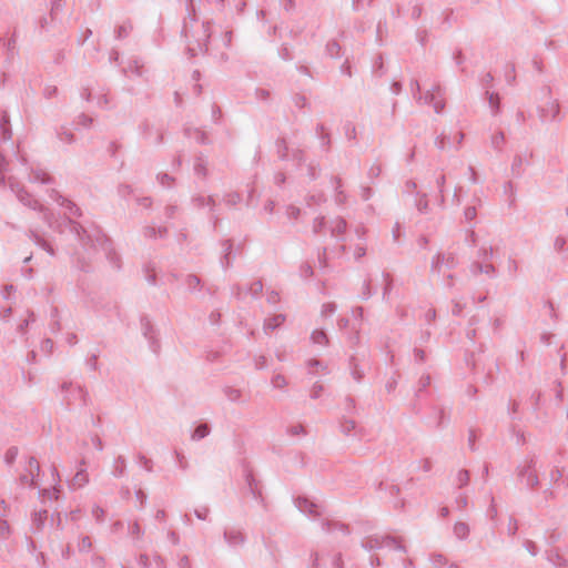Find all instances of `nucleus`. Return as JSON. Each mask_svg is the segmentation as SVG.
<instances>
[{
    "label": "nucleus",
    "mask_w": 568,
    "mask_h": 568,
    "mask_svg": "<svg viewBox=\"0 0 568 568\" xmlns=\"http://www.w3.org/2000/svg\"><path fill=\"white\" fill-rule=\"evenodd\" d=\"M9 186L11 191L16 194L18 201L22 203L23 205L32 209V210H39L43 221L48 224L51 229H60L61 223L58 221H54L50 210L47 207H43L38 200H36L31 194L27 192L23 185H21L19 182H17L13 178L9 179Z\"/></svg>",
    "instance_id": "nucleus-1"
},
{
    "label": "nucleus",
    "mask_w": 568,
    "mask_h": 568,
    "mask_svg": "<svg viewBox=\"0 0 568 568\" xmlns=\"http://www.w3.org/2000/svg\"><path fill=\"white\" fill-rule=\"evenodd\" d=\"M50 197L60 207L59 214H63L69 222L79 214V209L69 200L62 197L54 189L50 190Z\"/></svg>",
    "instance_id": "nucleus-2"
},
{
    "label": "nucleus",
    "mask_w": 568,
    "mask_h": 568,
    "mask_svg": "<svg viewBox=\"0 0 568 568\" xmlns=\"http://www.w3.org/2000/svg\"><path fill=\"white\" fill-rule=\"evenodd\" d=\"M560 106L557 100L549 98L540 106V118L544 122H550L558 119Z\"/></svg>",
    "instance_id": "nucleus-3"
},
{
    "label": "nucleus",
    "mask_w": 568,
    "mask_h": 568,
    "mask_svg": "<svg viewBox=\"0 0 568 568\" xmlns=\"http://www.w3.org/2000/svg\"><path fill=\"white\" fill-rule=\"evenodd\" d=\"M424 99V103L432 104L435 112L438 113L444 109L443 92L439 87H433L425 93V97H419V100Z\"/></svg>",
    "instance_id": "nucleus-4"
},
{
    "label": "nucleus",
    "mask_w": 568,
    "mask_h": 568,
    "mask_svg": "<svg viewBox=\"0 0 568 568\" xmlns=\"http://www.w3.org/2000/svg\"><path fill=\"white\" fill-rule=\"evenodd\" d=\"M366 547H368L369 549L387 547L390 549H397L403 551L405 550L404 546L399 541L390 537L369 538L366 541Z\"/></svg>",
    "instance_id": "nucleus-5"
},
{
    "label": "nucleus",
    "mask_w": 568,
    "mask_h": 568,
    "mask_svg": "<svg viewBox=\"0 0 568 568\" xmlns=\"http://www.w3.org/2000/svg\"><path fill=\"white\" fill-rule=\"evenodd\" d=\"M296 506L302 513L307 514L310 516L320 515L318 506L307 498L298 497L296 499Z\"/></svg>",
    "instance_id": "nucleus-6"
},
{
    "label": "nucleus",
    "mask_w": 568,
    "mask_h": 568,
    "mask_svg": "<svg viewBox=\"0 0 568 568\" xmlns=\"http://www.w3.org/2000/svg\"><path fill=\"white\" fill-rule=\"evenodd\" d=\"M28 471L30 473V478L28 476H22V483L28 484L30 486L36 485L34 476L39 474L40 466L36 458L33 457L29 458L28 460Z\"/></svg>",
    "instance_id": "nucleus-7"
},
{
    "label": "nucleus",
    "mask_w": 568,
    "mask_h": 568,
    "mask_svg": "<svg viewBox=\"0 0 568 568\" xmlns=\"http://www.w3.org/2000/svg\"><path fill=\"white\" fill-rule=\"evenodd\" d=\"M519 477L527 486L534 487L538 484V477L534 469L530 466L519 471Z\"/></svg>",
    "instance_id": "nucleus-8"
},
{
    "label": "nucleus",
    "mask_w": 568,
    "mask_h": 568,
    "mask_svg": "<svg viewBox=\"0 0 568 568\" xmlns=\"http://www.w3.org/2000/svg\"><path fill=\"white\" fill-rule=\"evenodd\" d=\"M29 179L33 183H36V182L41 183V184L51 183V176L45 171H43L41 169L32 170Z\"/></svg>",
    "instance_id": "nucleus-9"
},
{
    "label": "nucleus",
    "mask_w": 568,
    "mask_h": 568,
    "mask_svg": "<svg viewBox=\"0 0 568 568\" xmlns=\"http://www.w3.org/2000/svg\"><path fill=\"white\" fill-rule=\"evenodd\" d=\"M224 537L230 546H237L243 541L242 532L235 529L226 530Z\"/></svg>",
    "instance_id": "nucleus-10"
},
{
    "label": "nucleus",
    "mask_w": 568,
    "mask_h": 568,
    "mask_svg": "<svg viewBox=\"0 0 568 568\" xmlns=\"http://www.w3.org/2000/svg\"><path fill=\"white\" fill-rule=\"evenodd\" d=\"M88 481H89L88 473L84 469H80L74 475L71 485L74 488H80V487L84 486Z\"/></svg>",
    "instance_id": "nucleus-11"
},
{
    "label": "nucleus",
    "mask_w": 568,
    "mask_h": 568,
    "mask_svg": "<svg viewBox=\"0 0 568 568\" xmlns=\"http://www.w3.org/2000/svg\"><path fill=\"white\" fill-rule=\"evenodd\" d=\"M283 322H284V316L278 314V315L267 318L265 321L264 327H265V329L273 331L276 327H278Z\"/></svg>",
    "instance_id": "nucleus-12"
},
{
    "label": "nucleus",
    "mask_w": 568,
    "mask_h": 568,
    "mask_svg": "<svg viewBox=\"0 0 568 568\" xmlns=\"http://www.w3.org/2000/svg\"><path fill=\"white\" fill-rule=\"evenodd\" d=\"M209 432L210 430H209L207 425H205V424L199 425L194 429V432L192 434V438L195 439V440L202 439V438H204L205 436L209 435Z\"/></svg>",
    "instance_id": "nucleus-13"
},
{
    "label": "nucleus",
    "mask_w": 568,
    "mask_h": 568,
    "mask_svg": "<svg viewBox=\"0 0 568 568\" xmlns=\"http://www.w3.org/2000/svg\"><path fill=\"white\" fill-rule=\"evenodd\" d=\"M567 239L564 235H557L554 240V248L556 252H564L566 248Z\"/></svg>",
    "instance_id": "nucleus-14"
},
{
    "label": "nucleus",
    "mask_w": 568,
    "mask_h": 568,
    "mask_svg": "<svg viewBox=\"0 0 568 568\" xmlns=\"http://www.w3.org/2000/svg\"><path fill=\"white\" fill-rule=\"evenodd\" d=\"M455 535L463 539L468 535V526L464 523H457L454 527Z\"/></svg>",
    "instance_id": "nucleus-15"
},
{
    "label": "nucleus",
    "mask_w": 568,
    "mask_h": 568,
    "mask_svg": "<svg viewBox=\"0 0 568 568\" xmlns=\"http://www.w3.org/2000/svg\"><path fill=\"white\" fill-rule=\"evenodd\" d=\"M312 341L315 344L324 345L327 342V338L323 331H314L312 334Z\"/></svg>",
    "instance_id": "nucleus-16"
},
{
    "label": "nucleus",
    "mask_w": 568,
    "mask_h": 568,
    "mask_svg": "<svg viewBox=\"0 0 568 568\" xmlns=\"http://www.w3.org/2000/svg\"><path fill=\"white\" fill-rule=\"evenodd\" d=\"M345 227H346V223L344 220H341V219H336L335 221L332 222V231L335 233H343L345 231Z\"/></svg>",
    "instance_id": "nucleus-17"
},
{
    "label": "nucleus",
    "mask_w": 568,
    "mask_h": 568,
    "mask_svg": "<svg viewBox=\"0 0 568 568\" xmlns=\"http://www.w3.org/2000/svg\"><path fill=\"white\" fill-rule=\"evenodd\" d=\"M356 427V424L355 422L353 420H345L343 424H342V430L344 434L346 435H349L352 430H354Z\"/></svg>",
    "instance_id": "nucleus-18"
},
{
    "label": "nucleus",
    "mask_w": 568,
    "mask_h": 568,
    "mask_svg": "<svg viewBox=\"0 0 568 568\" xmlns=\"http://www.w3.org/2000/svg\"><path fill=\"white\" fill-rule=\"evenodd\" d=\"M7 168V162L3 155L0 153V184H4V171Z\"/></svg>",
    "instance_id": "nucleus-19"
},
{
    "label": "nucleus",
    "mask_w": 568,
    "mask_h": 568,
    "mask_svg": "<svg viewBox=\"0 0 568 568\" xmlns=\"http://www.w3.org/2000/svg\"><path fill=\"white\" fill-rule=\"evenodd\" d=\"M468 479H469V476H468V471L466 470H460L458 473V483H459V486H464L468 483Z\"/></svg>",
    "instance_id": "nucleus-20"
},
{
    "label": "nucleus",
    "mask_w": 568,
    "mask_h": 568,
    "mask_svg": "<svg viewBox=\"0 0 568 568\" xmlns=\"http://www.w3.org/2000/svg\"><path fill=\"white\" fill-rule=\"evenodd\" d=\"M504 142V134L501 132L493 135V144L498 148Z\"/></svg>",
    "instance_id": "nucleus-21"
},
{
    "label": "nucleus",
    "mask_w": 568,
    "mask_h": 568,
    "mask_svg": "<svg viewBox=\"0 0 568 568\" xmlns=\"http://www.w3.org/2000/svg\"><path fill=\"white\" fill-rule=\"evenodd\" d=\"M475 216H476L475 207H467L465 210V217H466V220L471 221V220L475 219Z\"/></svg>",
    "instance_id": "nucleus-22"
},
{
    "label": "nucleus",
    "mask_w": 568,
    "mask_h": 568,
    "mask_svg": "<svg viewBox=\"0 0 568 568\" xmlns=\"http://www.w3.org/2000/svg\"><path fill=\"white\" fill-rule=\"evenodd\" d=\"M489 103L491 105V108L494 110H497L498 109V104H499V99H498V95H495V94H490L489 95Z\"/></svg>",
    "instance_id": "nucleus-23"
},
{
    "label": "nucleus",
    "mask_w": 568,
    "mask_h": 568,
    "mask_svg": "<svg viewBox=\"0 0 568 568\" xmlns=\"http://www.w3.org/2000/svg\"><path fill=\"white\" fill-rule=\"evenodd\" d=\"M273 385L275 387H283L285 385L284 377L281 376V375L275 376L274 379H273Z\"/></svg>",
    "instance_id": "nucleus-24"
},
{
    "label": "nucleus",
    "mask_w": 568,
    "mask_h": 568,
    "mask_svg": "<svg viewBox=\"0 0 568 568\" xmlns=\"http://www.w3.org/2000/svg\"><path fill=\"white\" fill-rule=\"evenodd\" d=\"M16 455H17V449L10 448L6 454V460L8 463H11L14 459Z\"/></svg>",
    "instance_id": "nucleus-25"
},
{
    "label": "nucleus",
    "mask_w": 568,
    "mask_h": 568,
    "mask_svg": "<svg viewBox=\"0 0 568 568\" xmlns=\"http://www.w3.org/2000/svg\"><path fill=\"white\" fill-rule=\"evenodd\" d=\"M6 124H7V120L3 119L2 123H1V129L3 131V140H8L11 138V133L7 130Z\"/></svg>",
    "instance_id": "nucleus-26"
},
{
    "label": "nucleus",
    "mask_w": 568,
    "mask_h": 568,
    "mask_svg": "<svg viewBox=\"0 0 568 568\" xmlns=\"http://www.w3.org/2000/svg\"><path fill=\"white\" fill-rule=\"evenodd\" d=\"M195 515H196V517H197L199 519L204 520V519H206V517H207V509H206V508H203V509H201V510L196 509V510H195Z\"/></svg>",
    "instance_id": "nucleus-27"
},
{
    "label": "nucleus",
    "mask_w": 568,
    "mask_h": 568,
    "mask_svg": "<svg viewBox=\"0 0 568 568\" xmlns=\"http://www.w3.org/2000/svg\"><path fill=\"white\" fill-rule=\"evenodd\" d=\"M291 433H292L293 435H300V434H303V433H304V427H303V426H301V425H298V426H293V427L291 428Z\"/></svg>",
    "instance_id": "nucleus-28"
},
{
    "label": "nucleus",
    "mask_w": 568,
    "mask_h": 568,
    "mask_svg": "<svg viewBox=\"0 0 568 568\" xmlns=\"http://www.w3.org/2000/svg\"><path fill=\"white\" fill-rule=\"evenodd\" d=\"M526 547L531 555H536V547L531 541H527Z\"/></svg>",
    "instance_id": "nucleus-29"
},
{
    "label": "nucleus",
    "mask_w": 568,
    "mask_h": 568,
    "mask_svg": "<svg viewBox=\"0 0 568 568\" xmlns=\"http://www.w3.org/2000/svg\"><path fill=\"white\" fill-rule=\"evenodd\" d=\"M30 321H33L32 314H30L29 317L23 321V323L19 326V329L22 332L24 327L28 326Z\"/></svg>",
    "instance_id": "nucleus-30"
},
{
    "label": "nucleus",
    "mask_w": 568,
    "mask_h": 568,
    "mask_svg": "<svg viewBox=\"0 0 568 568\" xmlns=\"http://www.w3.org/2000/svg\"><path fill=\"white\" fill-rule=\"evenodd\" d=\"M10 314H11V308L9 307V308L4 310V311L0 314V317H1V320L7 321V320H8V317L10 316Z\"/></svg>",
    "instance_id": "nucleus-31"
},
{
    "label": "nucleus",
    "mask_w": 568,
    "mask_h": 568,
    "mask_svg": "<svg viewBox=\"0 0 568 568\" xmlns=\"http://www.w3.org/2000/svg\"><path fill=\"white\" fill-rule=\"evenodd\" d=\"M493 271V266L490 264H487L483 267H480V272L490 273Z\"/></svg>",
    "instance_id": "nucleus-32"
},
{
    "label": "nucleus",
    "mask_w": 568,
    "mask_h": 568,
    "mask_svg": "<svg viewBox=\"0 0 568 568\" xmlns=\"http://www.w3.org/2000/svg\"><path fill=\"white\" fill-rule=\"evenodd\" d=\"M9 527L6 521L0 524V531L3 535L6 531H8Z\"/></svg>",
    "instance_id": "nucleus-33"
},
{
    "label": "nucleus",
    "mask_w": 568,
    "mask_h": 568,
    "mask_svg": "<svg viewBox=\"0 0 568 568\" xmlns=\"http://www.w3.org/2000/svg\"><path fill=\"white\" fill-rule=\"evenodd\" d=\"M93 513H94L95 517L99 519V518H100V516L102 515L103 510H102V509H100V508H97V509H94V511H93Z\"/></svg>",
    "instance_id": "nucleus-34"
},
{
    "label": "nucleus",
    "mask_w": 568,
    "mask_h": 568,
    "mask_svg": "<svg viewBox=\"0 0 568 568\" xmlns=\"http://www.w3.org/2000/svg\"><path fill=\"white\" fill-rule=\"evenodd\" d=\"M11 290H12V286H7V287L4 288V293H3V294H4V297H8V296H9V293H10V291H11Z\"/></svg>",
    "instance_id": "nucleus-35"
},
{
    "label": "nucleus",
    "mask_w": 568,
    "mask_h": 568,
    "mask_svg": "<svg viewBox=\"0 0 568 568\" xmlns=\"http://www.w3.org/2000/svg\"><path fill=\"white\" fill-rule=\"evenodd\" d=\"M484 255H485V258H487L488 256H490V255H491V248H489V250L485 248V250H484Z\"/></svg>",
    "instance_id": "nucleus-36"
},
{
    "label": "nucleus",
    "mask_w": 568,
    "mask_h": 568,
    "mask_svg": "<svg viewBox=\"0 0 568 568\" xmlns=\"http://www.w3.org/2000/svg\"><path fill=\"white\" fill-rule=\"evenodd\" d=\"M90 546H91V544H90L89 539L84 538L83 539V547H90Z\"/></svg>",
    "instance_id": "nucleus-37"
},
{
    "label": "nucleus",
    "mask_w": 568,
    "mask_h": 568,
    "mask_svg": "<svg viewBox=\"0 0 568 568\" xmlns=\"http://www.w3.org/2000/svg\"><path fill=\"white\" fill-rule=\"evenodd\" d=\"M44 345H45L47 348H50V347H52V342L50 339H47L44 342Z\"/></svg>",
    "instance_id": "nucleus-38"
},
{
    "label": "nucleus",
    "mask_w": 568,
    "mask_h": 568,
    "mask_svg": "<svg viewBox=\"0 0 568 568\" xmlns=\"http://www.w3.org/2000/svg\"><path fill=\"white\" fill-rule=\"evenodd\" d=\"M61 0H54L53 8H58L60 6Z\"/></svg>",
    "instance_id": "nucleus-39"
},
{
    "label": "nucleus",
    "mask_w": 568,
    "mask_h": 568,
    "mask_svg": "<svg viewBox=\"0 0 568 568\" xmlns=\"http://www.w3.org/2000/svg\"><path fill=\"white\" fill-rule=\"evenodd\" d=\"M444 181H445V178H444V176H440V178L438 179V184H439V185H443Z\"/></svg>",
    "instance_id": "nucleus-40"
},
{
    "label": "nucleus",
    "mask_w": 568,
    "mask_h": 568,
    "mask_svg": "<svg viewBox=\"0 0 568 568\" xmlns=\"http://www.w3.org/2000/svg\"><path fill=\"white\" fill-rule=\"evenodd\" d=\"M42 246H43L45 250H48V251L52 254V251H50V250H49V245H48L47 243H44V242H43V243H42Z\"/></svg>",
    "instance_id": "nucleus-41"
},
{
    "label": "nucleus",
    "mask_w": 568,
    "mask_h": 568,
    "mask_svg": "<svg viewBox=\"0 0 568 568\" xmlns=\"http://www.w3.org/2000/svg\"><path fill=\"white\" fill-rule=\"evenodd\" d=\"M362 255H364V251L361 248V250H358V252H357V256H362Z\"/></svg>",
    "instance_id": "nucleus-42"
},
{
    "label": "nucleus",
    "mask_w": 568,
    "mask_h": 568,
    "mask_svg": "<svg viewBox=\"0 0 568 568\" xmlns=\"http://www.w3.org/2000/svg\"><path fill=\"white\" fill-rule=\"evenodd\" d=\"M126 30L123 27H120V33H124Z\"/></svg>",
    "instance_id": "nucleus-43"
},
{
    "label": "nucleus",
    "mask_w": 568,
    "mask_h": 568,
    "mask_svg": "<svg viewBox=\"0 0 568 568\" xmlns=\"http://www.w3.org/2000/svg\"><path fill=\"white\" fill-rule=\"evenodd\" d=\"M126 30L123 27H120V33H124Z\"/></svg>",
    "instance_id": "nucleus-44"
},
{
    "label": "nucleus",
    "mask_w": 568,
    "mask_h": 568,
    "mask_svg": "<svg viewBox=\"0 0 568 568\" xmlns=\"http://www.w3.org/2000/svg\"><path fill=\"white\" fill-rule=\"evenodd\" d=\"M164 179H166V180H168V179H169V176H168V175H164V176H163V179H162V181H161V183H162V184H165Z\"/></svg>",
    "instance_id": "nucleus-45"
},
{
    "label": "nucleus",
    "mask_w": 568,
    "mask_h": 568,
    "mask_svg": "<svg viewBox=\"0 0 568 568\" xmlns=\"http://www.w3.org/2000/svg\"><path fill=\"white\" fill-rule=\"evenodd\" d=\"M53 497H54V498H58V495H57V491H55V490L53 491ZM50 498H52V496H51Z\"/></svg>",
    "instance_id": "nucleus-46"
},
{
    "label": "nucleus",
    "mask_w": 568,
    "mask_h": 568,
    "mask_svg": "<svg viewBox=\"0 0 568 568\" xmlns=\"http://www.w3.org/2000/svg\"><path fill=\"white\" fill-rule=\"evenodd\" d=\"M447 511H448V510H447L446 508H444V509H443V514H444V515H446V514H447Z\"/></svg>",
    "instance_id": "nucleus-47"
},
{
    "label": "nucleus",
    "mask_w": 568,
    "mask_h": 568,
    "mask_svg": "<svg viewBox=\"0 0 568 568\" xmlns=\"http://www.w3.org/2000/svg\"><path fill=\"white\" fill-rule=\"evenodd\" d=\"M567 214H568V211H567Z\"/></svg>",
    "instance_id": "nucleus-48"
},
{
    "label": "nucleus",
    "mask_w": 568,
    "mask_h": 568,
    "mask_svg": "<svg viewBox=\"0 0 568 568\" xmlns=\"http://www.w3.org/2000/svg\"><path fill=\"white\" fill-rule=\"evenodd\" d=\"M567 214H568V211H567Z\"/></svg>",
    "instance_id": "nucleus-49"
},
{
    "label": "nucleus",
    "mask_w": 568,
    "mask_h": 568,
    "mask_svg": "<svg viewBox=\"0 0 568 568\" xmlns=\"http://www.w3.org/2000/svg\"><path fill=\"white\" fill-rule=\"evenodd\" d=\"M567 214H568V211H567Z\"/></svg>",
    "instance_id": "nucleus-50"
}]
</instances>
